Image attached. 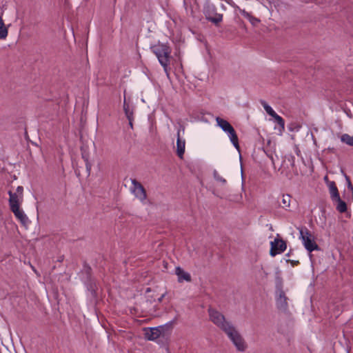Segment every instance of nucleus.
<instances>
[{"label": "nucleus", "mask_w": 353, "mask_h": 353, "mask_svg": "<svg viewBox=\"0 0 353 353\" xmlns=\"http://www.w3.org/2000/svg\"><path fill=\"white\" fill-rule=\"evenodd\" d=\"M151 50L157 56L165 71L167 72V68L170 64V48L166 44L159 43L151 46Z\"/></svg>", "instance_id": "f257e3e1"}, {"label": "nucleus", "mask_w": 353, "mask_h": 353, "mask_svg": "<svg viewBox=\"0 0 353 353\" xmlns=\"http://www.w3.org/2000/svg\"><path fill=\"white\" fill-rule=\"evenodd\" d=\"M217 125L221 130L228 134L230 141L234 148L240 152V146L239 143V138L232 125L225 119L217 117L216 118Z\"/></svg>", "instance_id": "f03ea898"}, {"label": "nucleus", "mask_w": 353, "mask_h": 353, "mask_svg": "<svg viewBox=\"0 0 353 353\" xmlns=\"http://www.w3.org/2000/svg\"><path fill=\"white\" fill-rule=\"evenodd\" d=\"M223 332L228 336L239 351L243 352L245 350L246 344L245 341L232 323Z\"/></svg>", "instance_id": "7ed1b4c3"}, {"label": "nucleus", "mask_w": 353, "mask_h": 353, "mask_svg": "<svg viewBox=\"0 0 353 353\" xmlns=\"http://www.w3.org/2000/svg\"><path fill=\"white\" fill-rule=\"evenodd\" d=\"M300 239L306 249L310 253L314 250H320V248L314 241V236L305 227L299 228Z\"/></svg>", "instance_id": "20e7f679"}, {"label": "nucleus", "mask_w": 353, "mask_h": 353, "mask_svg": "<svg viewBox=\"0 0 353 353\" xmlns=\"http://www.w3.org/2000/svg\"><path fill=\"white\" fill-rule=\"evenodd\" d=\"M208 312L210 320L222 331L232 324L231 322L226 321L222 313L212 307H208Z\"/></svg>", "instance_id": "39448f33"}, {"label": "nucleus", "mask_w": 353, "mask_h": 353, "mask_svg": "<svg viewBox=\"0 0 353 353\" xmlns=\"http://www.w3.org/2000/svg\"><path fill=\"white\" fill-rule=\"evenodd\" d=\"M172 322L170 321L163 325L145 329V338L149 341L157 339L161 335H164L166 332L172 329Z\"/></svg>", "instance_id": "423d86ee"}, {"label": "nucleus", "mask_w": 353, "mask_h": 353, "mask_svg": "<svg viewBox=\"0 0 353 353\" xmlns=\"http://www.w3.org/2000/svg\"><path fill=\"white\" fill-rule=\"evenodd\" d=\"M132 187L131 192L141 201L143 202L147 199V194L144 187L135 179H131Z\"/></svg>", "instance_id": "0eeeda50"}, {"label": "nucleus", "mask_w": 353, "mask_h": 353, "mask_svg": "<svg viewBox=\"0 0 353 353\" xmlns=\"http://www.w3.org/2000/svg\"><path fill=\"white\" fill-rule=\"evenodd\" d=\"M270 245L271 248L270 254L272 256H275L276 255L283 252L287 248L285 241L281 239L276 238L273 241H271Z\"/></svg>", "instance_id": "6e6552de"}, {"label": "nucleus", "mask_w": 353, "mask_h": 353, "mask_svg": "<svg viewBox=\"0 0 353 353\" xmlns=\"http://www.w3.org/2000/svg\"><path fill=\"white\" fill-rule=\"evenodd\" d=\"M181 131L183 132V133H184L185 128L183 125H180L176 133V154L178 157L181 159L183 158V156L184 154L185 145V141L181 138Z\"/></svg>", "instance_id": "1a4fd4ad"}, {"label": "nucleus", "mask_w": 353, "mask_h": 353, "mask_svg": "<svg viewBox=\"0 0 353 353\" xmlns=\"http://www.w3.org/2000/svg\"><path fill=\"white\" fill-rule=\"evenodd\" d=\"M288 297L286 296L285 292L280 289L279 294L276 298V305L279 310L286 312L288 310Z\"/></svg>", "instance_id": "9d476101"}, {"label": "nucleus", "mask_w": 353, "mask_h": 353, "mask_svg": "<svg viewBox=\"0 0 353 353\" xmlns=\"http://www.w3.org/2000/svg\"><path fill=\"white\" fill-rule=\"evenodd\" d=\"M10 210L13 212L17 219H18L20 222L26 225L28 221V218L24 212L20 209V206H17L12 208H10Z\"/></svg>", "instance_id": "9b49d317"}, {"label": "nucleus", "mask_w": 353, "mask_h": 353, "mask_svg": "<svg viewBox=\"0 0 353 353\" xmlns=\"http://www.w3.org/2000/svg\"><path fill=\"white\" fill-rule=\"evenodd\" d=\"M8 195L10 196L9 199V205L10 208H12L17 206H20L21 203L23 201L22 197H19V196L14 192H12L11 190L8 191Z\"/></svg>", "instance_id": "f8f14e48"}, {"label": "nucleus", "mask_w": 353, "mask_h": 353, "mask_svg": "<svg viewBox=\"0 0 353 353\" xmlns=\"http://www.w3.org/2000/svg\"><path fill=\"white\" fill-rule=\"evenodd\" d=\"M175 273L178 276V281L179 283H182L183 281L187 282H190L192 281L190 274L188 272H185L181 267L176 268Z\"/></svg>", "instance_id": "ddd939ff"}, {"label": "nucleus", "mask_w": 353, "mask_h": 353, "mask_svg": "<svg viewBox=\"0 0 353 353\" xmlns=\"http://www.w3.org/2000/svg\"><path fill=\"white\" fill-rule=\"evenodd\" d=\"M85 283L87 290L90 292L91 296L94 299L97 298V291L98 290V287H97L95 280L94 279H88V280H86Z\"/></svg>", "instance_id": "4468645a"}, {"label": "nucleus", "mask_w": 353, "mask_h": 353, "mask_svg": "<svg viewBox=\"0 0 353 353\" xmlns=\"http://www.w3.org/2000/svg\"><path fill=\"white\" fill-rule=\"evenodd\" d=\"M327 186L332 201L340 196L338 188L334 181H328Z\"/></svg>", "instance_id": "2eb2a0df"}, {"label": "nucleus", "mask_w": 353, "mask_h": 353, "mask_svg": "<svg viewBox=\"0 0 353 353\" xmlns=\"http://www.w3.org/2000/svg\"><path fill=\"white\" fill-rule=\"evenodd\" d=\"M332 201L336 203V209L337 211H339L341 213H343L347 211V204L344 201H343L341 199L340 196L332 200Z\"/></svg>", "instance_id": "dca6fc26"}, {"label": "nucleus", "mask_w": 353, "mask_h": 353, "mask_svg": "<svg viewBox=\"0 0 353 353\" xmlns=\"http://www.w3.org/2000/svg\"><path fill=\"white\" fill-rule=\"evenodd\" d=\"M281 198V202L278 200V205L284 210H288L290 205L291 196L290 194H282Z\"/></svg>", "instance_id": "f3484780"}, {"label": "nucleus", "mask_w": 353, "mask_h": 353, "mask_svg": "<svg viewBox=\"0 0 353 353\" xmlns=\"http://www.w3.org/2000/svg\"><path fill=\"white\" fill-rule=\"evenodd\" d=\"M239 12L242 16L249 20L252 25L255 26L260 22L259 19L252 16L250 12L245 11V10L240 9Z\"/></svg>", "instance_id": "a211bd4d"}, {"label": "nucleus", "mask_w": 353, "mask_h": 353, "mask_svg": "<svg viewBox=\"0 0 353 353\" xmlns=\"http://www.w3.org/2000/svg\"><path fill=\"white\" fill-rule=\"evenodd\" d=\"M205 18L208 21L214 23L215 25H218L223 20V14L216 13L214 16H211L209 12H206L205 14Z\"/></svg>", "instance_id": "6ab92c4d"}, {"label": "nucleus", "mask_w": 353, "mask_h": 353, "mask_svg": "<svg viewBox=\"0 0 353 353\" xmlns=\"http://www.w3.org/2000/svg\"><path fill=\"white\" fill-rule=\"evenodd\" d=\"M123 110H124L125 114L128 120L134 119L133 108L128 103H127L125 99H124V102H123Z\"/></svg>", "instance_id": "aec40b11"}, {"label": "nucleus", "mask_w": 353, "mask_h": 353, "mask_svg": "<svg viewBox=\"0 0 353 353\" xmlns=\"http://www.w3.org/2000/svg\"><path fill=\"white\" fill-rule=\"evenodd\" d=\"M8 30L6 26L2 17L0 16V39H5L8 37Z\"/></svg>", "instance_id": "412c9836"}, {"label": "nucleus", "mask_w": 353, "mask_h": 353, "mask_svg": "<svg viewBox=\"0 0 353 353\" xmlns=\"http://www.w3.org/2000/svg\"><path fill=\"white\" fill-rule=\"evenodd\" d=\"M81 151H82V152H81L82 158L84 159V161L85 163L86 170L88 171V174H90L92 164L89 161V154L88 152L83 150V149H81Z\"/></svg>", "instance_id": "4be33fe9"}, {"label": "nucleus", "mask_w": 353, "mask_h": 353, "mask_svg": "<svg viewBox=\"0 0 353 353\" xmlns=\"http://www.w3.org/2000/svg\"><path fill=\"white\" fill-rule=\"evenodd\" d=\"M341 141L350 146H353V136L343 134L341 136Z\"/></svg>", "instance_id": "5701e85b"}, {"label": "nucleus", "mask_w": 353, "mask_h": 353, "mask_svg": "<svg viewBox=\"0 0 353 353\" xmlns=\"http://www.w3.org/2000/svg\"><path fill=\"white\" fill-rule=\"evenodd\" d=\"M263 105L266 112L272 117L276 114L275 111L265 101H262Z\"/></svg>", "instance_id": "b1692460"}, {"label": "nucleus", "mask_w": 353, "mask_h": 353, "mask_svg": "<svg viewBox=\"0 0 353 353\" xmlns=\"http://www.w3.org/2000/svg\"><path fill=\"white\" fill-rule=\"evenodd\" d=\"M275 121L278 123V125L284 130L285 128V121L284 119L279 115H278L276 113L272 117Z\"/></svg>", "instance_id": "393cba45"}, {"label": "nucleus", "mask_w": 353, "mask_h": 353, "mask_svg": "<svg viewBox=\"0 0 353 353\" xmlns=\"http://www.w3.org/2000/svg\"><path fill=\"white\" fill-rule=\"evenodd\" d=\"M83 272L87 276V280L93 279L92 277V268L89 265H88L85 263H84V265H83Z\"/></svg>", "instance_id": "a878e982"}, {"label": "nucleus", "mask_w": 353, "mask_h": 353, "mask_svg": "<svg viewBox=\"0 0 353 353\" xmlns=\"http://www.w3.org/2000/svg\"><path fill=\"white\" fill-rule=\"evenodd\" d=\"M213 176H214V179L217 182H220L223 185L226 184V183H227L226 180L224 178H223L222 176H221L216 170H214L213 172Z\"/></svg>", "instance_id": "bb28decb"}, {"label": "nucleus", "mask_w": 353, "mask_h": 353, "mask_svg": "<svg viewBox=\"0 0 353 353\" xmlns=\"http://www.w3.org/2000/svg\"><path fill=\"white\" fill-rule=\"evenodd\" d=\"M342 173L343 174L345 178V180L347 181V188L350 190H353V185L351 183V181H350V177L342 170Z\"/></svg>", "instance_id": "cd10ccee"}, {"label": "nucleus", "mask_w": 353, "mask_h": 353, "mask_svg": "<svg viewBox=\"0 0 353 353\" xmlns=\"http://www.w3.org/2000/svg\"><path fill=\"white\" fill-rule=\"evenodd\" d=\"M23 188L22 186H18L16 190V192L19 197L23 198Z\"/></svg>", "instance_id": "c85d7f7f"}, {"label": "nucleus", "mask_w": 353, "mask_h": 353, "mask_svg": "<svg viewBox=\"0 0 353 353\" xmlns=\"http://www.w3.org/2000/svg\"><path fill=\"white\" fill-rule=\"evenodd\" d=\"M165 293L163 294L159 299H158V301L160 303L162 301V300L163 299V298L165 297Z\"/></svg>", "instance_id": "c756f323"}, {"label": "nucleus", "mask_w": 353, "mask_h": 353, "mask_svg": "<svg viewBox=\"0 0 353 353\" xmlns=\"http://www.w3.org/2000/svg\"><path fill=\"white\" fill-rule=\"evenodd\" d=\"M129 121V125L132 128H133V124H132V121L133 120H128Z\"/></svg>", "instance_id": "7c9ffc66"}, {"label": "nucleus", "mask_w": 353, "mask_h": 353, "mask_svg": "<svg viewBox=\"0 0 353 353\" xmlns=\"http://www.w3.org/2000/svg\"><path fill=\"white\" fill-rule=\"evenodd\" d=\"M324 181H325L327 183V182H328V181H330L328 180V177H327V176H325L324 177Z\"/></svg>", "instance_id": "2f4dec72"}, {"label": "nucleus", "mask_w": 353, "mask_h": 353, "mask_svg": "<svg viewBox=\"0 0 353 353\" xmlns=\"http://www.w3.org/2000/svg\"><path fill=\"white\" fill-rule=\"evenodd\" d=\"M292 263H299V261H292Z\"/></svg>", "instance_id": "473e14b6"}]
</instances>
